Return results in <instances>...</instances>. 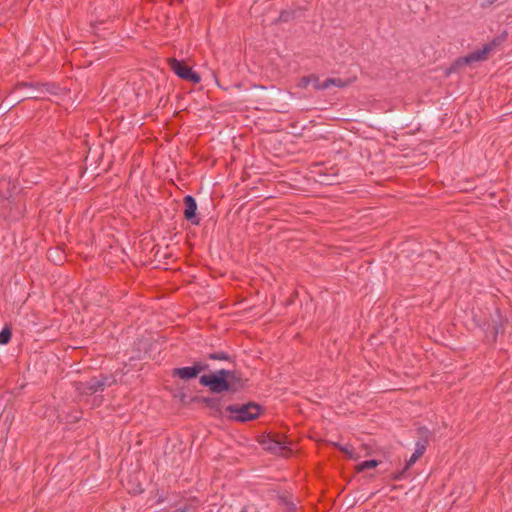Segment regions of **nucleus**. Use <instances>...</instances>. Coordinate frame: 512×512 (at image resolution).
Segmentation results:
<instances>
[{
	"label": "nucleus",
	"instance_id": "nucleus-7",
	"mask_svg": "<svg viewBox=\"0 0 512 512\" xmlns=\"http://www.w3.org/2000/svg\"><path fill=\"white\" fill-rule=\"evenodd\" d=\"M202 366L194 365L191 367L176 368L173 371V375L180 377L181 379L187 380L195 378L201 371Z\"/></svg>",
	"mask_w": 512,
	"mask_h": 512
},
{
	"label": "nucleus",
	"instance_id": "nucleus-2",
	"mask_svg": "<svg viewBox=\"0 0 512 512\" xmlns=\"http://www.w3.org/2000/svg\"><path fill=\"white\" fill-rule=\"evenodd\" d=\"M230 376V372L220 370L214 374L201 376L200 383L204 386H208L212 392L219 393L229 388L228 379Z\"/></svg>",
	"mask_w": 512,
	"mask_h": 512
},
{
	"label": "nucleus",
	"instance_id": "nucleus-9",
	"mask_svg": "<svg viewBox=\"0 0 512 512\" xmlns=\"http://www.w3.org/2000/svg\"><path fill=\"white\" fill-rule=\"evenodd\" d=\"M378 465V462L376 460H367L364 461L357 466V470L359 472L364 471L366 469H372L375 468Z\"/></svg>",
	"mask_w": 512,
	"mask_h": 512
},
{
	"label": "nucleus",
	"instance_id": "nucleus-4",
	"mask_svg": "<svg viewBox=\"0 0 512 512\" xmlns=\"http://www.w3.org/2000/svg\"><path fill=\"white\" fill-rule=\"evenodd\" d=\"M170 66L173 72L183 79L189 80L195 84L201 81L200 76L196 72L192 71L188 66L178 60H172Z\"/></svg>",
	"mask_w": 512,
	"mask_h": 512
},
{
	"label": "nucleus",
	"instance_id": "nucleus-12",
	"mask_svg": "<svg viewBox=\"0 0 512 512\" xmlns=\"http://www.w3.org/2000/svg\"><path fill=\"white\" fill-rule=\"evenodd\" d=\"M310 81L311 79L310 78H303L301 81H300V86L301 87H307L309 84H310Z\"/></svg>",
	"mask_w": 512,
	"mask_h": 512
},
{
	"label": "nucleus",
	"instance_id": "nucleus-10",
	"mask_svg": "<svg viewBox=\"0 0 512 512\" xmlns=\"http://www.w3.org/2000/svg\"><path fill=\"white\" fill-rule=\"evenodd\" d=\"M10 337H11V332L9 329L7 328H4L1 332H0V344H6L9 342L10 340Z\"/></svg>",
	"mask_w": 512,
	"mask_h": 512
},
{
	"label": "nucleus",
	"instance_id": "nucleus-3",
	"mask_svg": "<svg viewBox=\"0 0 512 512\" xmlns=\"http://www.w3.org/2000/svg\"><path fill=\"white\" fill-rule=\"evenodd\" d=\"M260 444L265 450L284 455L290 449L291 442L286 438L267 435L260 439Z\"/></svg>",
	"mask_w": 512,
	"mask_h": 512
},
{
	"label": "nucleus",
	"instance_id": "nucleus-6",
	"mask_svg": "<svg viewBox=\"0 0 512 512\" xmlns=\"http://www.w3.org/2000/svg\"><path fill=\"white\" fill-rule=\"evenodd\" d=\"M492 49H493L492 44H486L481 49L476 50V51L470 53L469 55L465 56L462 59V62H464L466 64H471L473 62L482 61L487 57V55L490 53V51Z\"/></svg>",
	"mask_w": 512,
	"mask_h": 512
},
{
	"label": "nucleus",
	"instance_id": "nucleus-1",
	"mask_svg": "<svg viewBox=\"0 0 512 512\" xmlns=\"http://www.w3.org/2000/svg\"><path fill=\"white\" fill-rule=\"evenodd\" d=\"M227 411L232 419L240 422H246L257 418L261 413V407L253 403L245 405H231L227 407Z\"/></svg>",
	"mask_w": 512,
	"mask_h": 512
},
{
	"label": "nucleus",
	"instance_id": "nucleus-5",
	"mask_svg": "<svg viewBox=\"0 0 512 512\" xmlns=\"http://www.w3.org/2000/svg\"><path fill=\"white\" fill-rule=\"evenodd\" d=\"M184 215L185 218L190 221L192 224H198L199 219L197 218L196 211H197V204L194 200V198L190 195L185 196L184 198Z\"/></svg>",
	"mask_w": 512,
	"mask_h": 512
},
{
	"label": "nucleus",
	"instance_id": "nucleus-8",
	"mask_svg": "<svg viewBox=\"0 0 512 512\" xmlns=\"http://www.w3.org/2000/svg\"><path fill=\"white\" fill-rule=\"evenodd\" d=\"M424 450L425 446L418 444L415 452L411 455L407 462V467L413 465L418 460V458L424 453Z\"/></svg>",
	"mask_w": 512,
	"mask_h": 512
},
{
	"label": "nucleus",
	"instance_id": "nucleus-14",
	"mask_svg": "<svg viewBox=\"0 0 512 512\" xmlns=\"http://www.w3.org/2000/svg\"><path fill=\"white\" fill-rule=\"evenodd\" d=\"M211 358H213V359H217V358H219V357H218V356H215V355H211Z\"/></svg>",
	"mask_w": 512,
	"mask_h": 512
},
{
	"label": "nucleus",
	"instance_id": "nucleus-11",
	"mask_svg": "<svg viewBox=\"0 0 512 512\" xmlns=\"http://www.w3.org/2000/svg\"><path fill=\"white\" fill-rule=\"evenodd\" d=\"M127 490L130 492V493H133V494H137V493H140L142 491L141 487L139 485H136V486H132V487H129L128 485H125Z\"/></svg>",
	"mask_w": 512,
	"mask_h": 512
},
{
	"label": "nucleus",
	"instance_id": "nucleus-13",
	"mask_svg": "<svg viewBox=\"0 0 512 512\" xmlns=\"http://www.w3.org/2000/svg\"><path fill=\"white\" fill-rule=\"evenodd\" d=\"M346 454H348L350 457H352V449L350 447L343 448Z\"/></svg>",
	"mask_w": 512,
	"mask_h": 512
}]
</instances>
